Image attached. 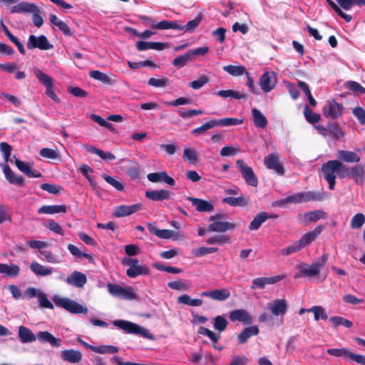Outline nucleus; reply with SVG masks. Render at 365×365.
I'll return each instance as SVG.
<instances>
[{"mask_svg": "<svg viewBox=\"0 0 365 365\" xmlns=\"http://www.w3.org/2000/svg\"><path fill=\"white\" fill-rule=\"evenodd\" d=\"M347 170V167L338 160H329L322 167L323 178L329 183V187L331 190H334L336 176L341 178H346Z\"/></svg>", "mask_w": 365, "mask_h": 365, "instance_id": "f257e3e1", "label": "nucleus"}, {"mask_svg": "<svg viewBox=\"0 0 365 365\" xmlns=\"http://www.w3.org/2000/svg\"><path fill=\"white\" fill-rule=\"evenodd\" d=\"M113 324L128 334L140 335L144 338L153 339V336L150 331L135 323L125 320H114Z\"/></svg>", "mask_w": 365, "mask_h": 365, "instance_id": "f03ea898", "label": "nucleus"}, {"mask_svg": "<svg viewBox=\"0 0 365 365\" xmlns=\"http://www.w3.org/2000/svg\"><path fill=\"white\" fill-rule=\"evenodd\" d=\"M54 303L72 314H86L88 311L87 307L67 297H55L53 299Z\"/></svg>", "mask_w": 365, "mask_h": 365, "instance_id": "7ed1b4c3", "label": "nucleus"}, {"mask_svg": "<svg viewBox=\"0 0 365 365\" xmlns=\"http://www.w3.org/2000/svg\"><path fill=\"white\" fill-rule=\"evenodd\" d=\"M108 291L110 295L123 299L132 300L136 298L132 287H123L117 284L108 283Z\"/></svg>", "mask_w": 365, "mask_h": 365, "instance_id": "20e7f679", "label": "nucleus"}, {"mask_svg": "<svg viewBox=\"0 0 365 365\" xmlns=\"http://www.w3.org/2000/svg\"><path fill=\"white\" fill-rule=\"evenodd\" d=\"M328 259V254H324L319 261H316L313 262L312 264H308L305 262L301 263V267H302V272L305 275V277H314L319 274L321 269L324 267L327 264Z\"/></svg>", "mask_w": 365, "mask_h": 365, "instance_id": "39448f33", "label": "nucleus"}, {"mask_svg": "<svg viewBox=\"0 0 365 365\" xmlns=\"http://www.w3.org/2000/svg\"><path fill=\"white\" fill-rule=\"evenodd\" d=\"M322 199L320 193L314 192L312 191L299 192L294 195H289L286 198V202L290 203H302L309 201H319Z\"/></svg>", "mask_w": 365, "mask_h": 365, "instance_id": "423d86ee", "label": "nucleus"}, {"mask_svg": "<svg viewBox=\"0 0 365 365\" xmlns=\"http://www.w3.org/2000/svg\"><path fill=\"white\" fill-rule=\"evenodd\" d=\"M225 217V216L224 215L211 216L210 217L211 223L209 225L208 230L210 232H223L235 229V225L233 223L220 221L221 219H224Z\"/></svg>", "mask_w": 365, "mask_h": 365, "instance_id": "0eeeda50", "label": "nucleus"}, {"mask_svg": "<svg viewBox=\"0 0 365 365\" xmlns=\"http://www.w3.org/2000/svg\"><path fill=\"white\" fill-rule=\"evenodd\" d=\"M343 112V106L334 100H328L322 108L323 115L327 118L337 119L341 116Z\"/></svg>", "mask_w": 365, "mask_h": 365, "instance_id": "6e6552de", "label": "nucleus"}, {"mask_svg": "<svg viewBox=\"0 0 365 365\" xmlns=\"http://www.w3.org/2000/svg\"><path fill=\"white\" fill-rule=\"evenodd\" d=\"M236 165L247 184L253 187H257L258 185V180L254 173L252 168L246 165L242 160H237L236 161Z\"/></svg>", "mask_w": 365, "mask_h": 365, "instance_id": "1a4fd4ad", "label": "nucleus"}, {"mask_svg": "<svg viewBox=\"0 0 365 365\" xmlns=\"http://www.w3.org/2000/svg\"><path fill=\"white\" fill-rule=\"evenodd\" d=\"M27 47L29 49L49 50L53 48V45L44 35L38 36L30 35L27 41Z\"/></svg>", "mask_w": 365, "mask_h": 365, "instance_id": "9d476101", "label": "nucleus"}, {"mask_svg": "<svg viewBox=\"0 0 365 365\" xmlns=\"http://www.w3.org/2000/svg\"><path fill=\"white\" fill-rule=\"evenodd\" d=\"M286 274H279L272 277H257L252 280L251 289H264L267 284H276L286 278Z\"/></svg>", "mask_w": 365, "mask_h": 365, "instance_id": "9b49d317", "label": "nucleus"}, {"mask_svg": "<svg viewBox=\"0 0 365 365\" xmlns=\"http://www.w3.org/2000/svg\"><path fill=\"white\" fill-rule=\"evenodd\" d=\"M267 308L272 315L282 317L287 312L288 304L284 299H276L267 304Z\"/></svg>", "mask_w": 365, "mask_h": 365, "instance_id": "f8f14e48", "label": "nucleus"}, {"mask_svg": "<svg viewBox=\"0 0 365 365\" xmlns=\"http://www.w3.org/2000/svg\"><path fill=\"white\" fill-rule=\"evenodd\" d=\"M277 82V76L274 72L265 71L259 78V86L261 89L268 93L275 87Z\"/></svg>", "mask_w": 365, "mask_h": 365, "instance_id": "ddd939ff", "label": "nucleus"}, {"mask_svg": "<svg viewBox=\"0 0 365 365\" xmlns=\"http://www.w3.org/2000/svg\"><path fill=\"white\" fill-rule=\"evenodd\" d=\"M264 164L267 169L274 170L279 175H282L284 173V169L279 163V155L276 153H271L265 157Z\"/></svg>", "mask_w": 365, "mask_h": 365, "instance_id": "4468645a", "label": "nucleus"}, {"mask_svg": "<svg viewBox=\"0 0 365 365\" xmlns=\"http://www.w3.org/2000/svg\"><path fill=\"white\" fill-rule=\"evenodd\" d=\"M142 210V205L139 203L131 205H119L115 207L113 215L115 217H123L130 215Z\"/></svg>", "mask_w": 365, "mask_h": 365, "instance_id": "2eb2a0df", "label": "nucleus"}, {"mask_svg": "<svg viewBox=\"0 0 365 365\" xmlns=\"http://www.w3.org/2000/svg\"><path fill=\"white\" fill-rule=\"evenodd\" d=\"M64 281L71 286L82 288L87 282V277L81 272L73 271Z\"/></svg>", "mask_w": 365, "mask_h": 365, "instance_id": "dca6fc26", "label": "nucleus"}, {"mask_svg": "<svg viewBox=\"0 0 365 365\" xmlns=\"http://www.w3.org/2000/svg\"><path fill=\"white\" fill-rule=\"evenodd\" d=\"M61 358L71 364H78L81 361L83 356L80 351L76 349H65L60 353Z\"/></svg>", "mask_w": 365, "mask_h": 365, "instance_id": "f3484780", "label": "nucleus"}, {"mask_svg": "<svg viewBox=\"0 0 365 365\" xmlns=\"http://www.w3.org/2000/svg\"><path fill=\"white\" fill-rule=\"evenodd\" d=\"M200 295L202 297H208L214 300L225 301L230 297V292L227 289H217L202 292Z\"/></svg>", "mask_w": 365, "mask_h": 365, "instance_id": "a211bd4d", "label": "nucleus"}, {"mask_svg": "<svg viewBox=\"0 0 365 365\" xmlns=\"http://www.w3.org/2000/svg\"><path fill=\"white\" fill-rule=\"evenodd\" d=\"M6 179L11 183L19 186L24 185V178L20 175H16L9 166L5 163L1 165Z\"/></svg>", "mask_w": 365, "mask_h": 365, "instance_id": "6ab92c4d", "label": "nucleus"}, {"mask_svg": "<svg viewBox=\"0 0 365 365\" xmlns=\"http://www.w3.org/2000/svg\"><path fill=\"white\" fill-rule=\"evenodd\" d=\"M147 178L148 180L152 182H164L171 186L175 184L174 179L169 176L165 171L149 173Z\"/></svg>", "mask_w": 365, "mask_h": 365, "instance_id": "aec40b11", "label": "nucleus"}, {"mask_svg": "<svg viewBox=\"0 0 365 365\" xmlns=\"http://www.w3.org/2000/svg\"><path fill=\"white\" fill-rule=\"evenodd\" d=\"M36 339L42 343H48L53 347H60L61 346V339L55 337L48 331H38L36 334Z\"/></svg>", "mask_w": 365, "mask_h": 365, "instance_id": "412c9836", "label": "nucleus"}, {"mask_svg": "<svg viewBox=\"0 0 365 365\" xmlns=\"http://www.w3.org/2000/svg\"><path fill=\"white\" fill-rule=\"evenodd\" d=\"M187 200L192 203L197 211L200 212H211L214 209L213 205L210 202L205 200L193 197H188Z\"/></svg>", "mask_w": 365, "mask_h": 365, "instance_id": "4be33fe9", "label": "nucleus"}, {"mask_svg": "<svg viewBox=\"0 0 365 365\" xmlns=\"http://www.w3.org/2000/svg\"><path fill=\"white\" fill-rule=\"evenodd\" d=\"M230 319L232 322H240L245 324H252V317L245 309H235L230 313Z\"/></svg>", "mask_w": 365, "mask_h": 365, "instance_id": "5701e85b", "label": "nucleus"}, {"mask_svg": "<svg viewBox=\"0 0 365 365\" xmlns=\"http://www.w3.org/2000/svg\"><path fill=\"white\" fill-rule=\"evenodd\" d=\"M15 164L18 169L26 175L29 178H41V173L31 169L32 165L31 163H24L18 158H15Z\"/></svg>", "mask_w": 365, "mask_h": 365, "instance_id": "b1692460", "label": "nucleus"}, {"mask_svg": "<svg viewBox=\"0 0 365 365\" xmlns=\"http://www.w3.org/2000/svg\"><path fill=\"white\" fill-rule=\"evenodd\" d=\"M34 11H38V6L34 4L26 1L21 2L11 9V13L33 14Z\"/></svg>", "mask_w": 365, "mask_h": 365, "instance_id": "393cba45", "label": "nucleus"}, {"mask_svg": "<svg viewBox=\"0 0 365 365\" xmlns=\"http://www.w3.org/2000/svg\"><path fill=\"white\" fill-rule=\"evenodd\" d=\"M136 47L138 51H145L148 49L162 51L168 48V44L161 42H148L140 41L137 42Z\"/></svg>", "mask_w": 365, "mask_h": 365, "instance_id": "a878e982", "label": "nucleus"}, {"mask_svg": "<svg viewBox=\"0 0 365 365\" xmlns=\"http://www.w3.org/2000/svg\"><path fill=\"white\" fill-rule=\"evenodd\" d=\"M18 336L22 343H31L36 340L35 335L31 329L24 326H20L18 329Z\"/></svg>", "mask_w": 365, "mask_h": 365, "instance_id": "bb28decb", "label": "nucleus"}, {"mask_svg": "<svg viewBox=\"0 0 365 365\" xmlns=\"http://www.w3.org/2000/svg\"><path fill=\"white\" fill-rule=\"evenodd\" d=\"M322 228L318 227L315 228L313 231L309 232L302 236V237L297 241L299 246L302 249L307 245H309L321 233Z\"/></svg>", "mask_w": 365, "mask_h": 365, "instance_id": "cd10ccee", "label": "nucleus"}, {"mask_svg": "<svg viewBox=\"0 0 365 365\" xmlns=\"http://www.w3.org/2000/svg\"><path fill=\"white\" fill-rule=\"evenodd\" d=\"M336 156L340 160L346 163H359L361 160L360 156L356 153L345 150H338Z\"/></svg>", "mask_w": 365, "mask_h": 365, "instance_id": "c85d7f7f", "label": "nucleus"}, {"mask_svg": "<svg viewBox=\"0 0 365 365\" xmlns=\"http://www.w3.org/2000/svg\"><path fill=\"white\" fill-rule=\"evenodd\" d=\"M324 217V212L319 210L305 213L303 216H302L301 221L304 225H308L312 222H316L319 219H322Z\"/></svg>", "mask_w": 365, "mask_h": 365, "instance_id": "c756f323", "label": "nucleus"}, {"mask_svg": "<svg viewBox=\"0 0 365 365\" xmlns=\"http://www.w3.org/2000/svg\"><path fill=\"white\" fill-rule=\"evenodd\" d=\"M30 269L38 277H45L53 273V268L45 267L37 262H32L30 264Z\"/></svg>", "mask_w": 365, "mask_h": 365, "instance_id": "7c9ffc66", "label": "nucleus"}, {"mask_svg": "<svg viewBox=\"0 0 365 365\" xmlns=\"http://www.w3.org/2000/svg\"><path fill=\"white\" fill-rule=\"evenodd\" d=\"M346 177L354 180L356 183H363L365 180V170L361 165H356L346 172Z\"/></svg>", "mask_w": 365, "mask_h": 365, "instance_id": "2f4dec72", "label": "nucleus"}, {"mask_svg": "<svg viewBox=\"0 0 365 365\" xmlns=\"http://www.w3.org/2000/svg\"><path fill=\"white\" fill-rule=\"evenodd\" d=\"M20 272V267L15 264H2L0 263V274L6 277H16Z\"/></svg>", "mask_w": 365, "mask_h": 365, "instance_id": "473e14b6", "label": "nucleus"}, {"mask_svg": "<svg viewBox=\"0 0 365 365\" xmlns=\"http://www.w3.org/2000/svg\"><path fill=\"white\" fill-rule=\"evenodd\" d=\"M67 208L63 205H43L38 210L39 214L53 215L56 213H66Z\"/></svg>", "mask_w": 365, "mask_h": 365, "instance_id": "72a5a7b5", "label": "nucleus"}, {"mask_svg": "<svg viewBox=\"0 0 365 365\" xmlns=\"http://www.w3.org/2000/svg\"><path fill=\"white\" fill-rule=\"evenodd\" d=\"M145 196L154 201H162L170 197V192L168 190L146 191Z\"/></svg>", "mask_w": 365, "mask_h": 365, "instance_id": "f704fd0d", "label": "nucleus"}, {"mask_svg": "<svg viewBox=\"0 0 365 365\" xmlns=\"http://www.w3.org/2000/svg\"><path fill=\"white\" fill-rule=\"evenodd\" d=\"M150 273L149 267L145 264H137L126 270V274L130 278H135L139 275H148Z\"/></svg>", "mask_w": 365, "mask_h": 365, "instance_id": "c9c22d12", "label": "nucleus"}, {"mask_svg": "<svg viewBox=\"0 0 365 365\" xmlns=\"http://www.w3.org/2000/svg\"><path fill=\"white\" fill-rule=\"evenodd\" d=\"M252 115L255 125L257 128H265L267 125V118L257 108L252 109Z\"/></svg>", "mask_w": 365, "mask_h": 365, "instance_id": "e433bc0d", "label": "nucleus"}, {"mask_svg": "<svg viewBox=\"0 0 365 365\" xmlns=\"http://www.w3.org/2000/svg\"><path fill=\"white\" fill-rule=\"evenodd\" d=\"M34 73L38 81L43 85L46 88L48 87H53V79L46 73H43L38 68H34Z\"/></svg>", "mask_w": 365, "mask_h": 365, "instance_id": "4c0bfd02", "label": "nucleus"}, {"mask_svg": "<svg viewBox=\"0 0 365 365\" xmlns=\"http://www.w3.org/2000/svg\"><path fill=\"white\" fill-rule=\"evenodd\" d=\"M258 334L259 329L257 326L247 327L238 335V341L240 344H244L252 336H256Z\"/></svg>", "mask_w": 365, "mask_h": 365, "instance_id": "58836bf2", "label": "nucleus"}, {"mask_svg": "<svg viewBox=\"0 0 365 365\" xmlns=\"http://www.w3.org/2000/svg\"><path fill=\"white\" fill-rule=\"evenodd\" d=\"M327 351L329 355L336 357L342 356L344 359H351L353 361L354 360V356H356V354L349 351V350L346 348L329 349Z\"/></svg>", "mask_w": 365, "mask_h": 365, "instance_id": "ea45409f", "label": "nucleus"}, {"mask_svg": "<svg viewBox=\"0 0 365 365\" xmlns=\"http://www.w3.org/2000/svg\"><path fill=\"white\" fill-rule=\"evenodd\" d=\"M89 76L92 78L99 81L105 84L111 85L115 82V80L112 79L109 76L99 71H91L89 72Z\"/></svg>", "mask_w": 365, "mask_h": 365, "instance_id": "a19ab883", "label": "nucleus"}, {"mask_svg": "<svg viewBox=\"0 0 365 365\" xmlns=\"http://www.w3.org/2000/svg\"><path fill=\"white\" fill-rule=\"evenodd\" d=\"M178 303L186 304L190 307H200L202 304V300L200 299H192L188 294H184L178 297Z\"/></svg>", "mask_w": 365, "mask_h": 365, "instance_id": "79ce46f5", "label": "nucleus"}, {"mask_svg": "<svg viewBox=\"0 0 365 365\" xmlns=\"http://www.w3.org/2000/svg\"><path fill=\"white\" fill-rule=\"evenodd\" d=\"M223 70L233 76H242L248 72L243 66L227 65L223 67Z\"/></svg>", "mask_w": 365, "mask_h": 365, "instance_id": "37998d69", "label": "nucleus"}, {"mask_svg": "<svg viewBox=\"0 0 365 365\" xmlns=\"http://www.w3.org/2000/svg\"><path fill=\"white\" fill-rule=\"evenodd\" d=\"M269 218V215L265 212H262L257 214L251 222L250 229L251 230H258L261 225Z\"/></svg>", "mask_w": 365, "mask_h": 365, "instance_id": "c03bdc74", "label": "nucleus"}, {"mask_svg": "<svg viewBox=\"0 0 365 365\" xmlns=\"http://www.w3.org/2000/svg\"><path fill=\"white\" fill-rule=\"evenodd\" d=\"M223 202L227 203L231 206H240L243 207L248 204V200L243 195L238 197H227L222 200Z\"/></svg>", "mask_w": 365, "mask_h": 365, "instance_id": "a18cd8bd", "label": "nucleus"}, {"mask_svg": "<svg viewBox=\"0 0 365 365\" xmlns=\"http://www.w3.org/2000/svg\"><path fill=\"white\" fill-rule=\"evenodd\" d=\"M217 127V123L215 119H212L207 123H204L201 126L193 129L191 133L193 135H202L205 134L208 130Z\"/></svg>", "mask_w": 365, "mask_h": 365, "instance_id": "49530a36", "label": "nucleus"}, {"mask_svg": "<svg viewBox=\"0 0 365 365\" xmlns=\"http://www.w3.org/2000/svg\"><path fill=\"white\" fill-rule=\"evenodd\" d=\"M91 350L98 354H115L118 351V347L112 345L93 346Z\"/></svg>", "mask_w": 365, "mask_h": 365, "instance_id": "de8ad7c7", "label": "nucleus"}, {"mask_svg": "<svg viewBox=\"0 0 365 365\" xmlns=\"http://www.w3.org/2000/svg\"><path fill=\"white\" fill-rule=\"evenodd\" d=\"M215 122L217 123V127H227L231 125H241L243 123V120L235 118H225L219 120L215 119Z\"/></svg>", "mask_w": 365, "mask_h": 365, "instance_id": "09e8293b", "label": "nucleus"}, {"mask_svg": "<svg viewBox=\"0 0 365 365\" xmlns=\"http://www.w3.org/2000/svg\"><path fill=\"white\" fill-rule=\"evenodd\" d=\"M216 94L222 98H232L235 99H242L245 98V95L233 90H221Z\"/></svg>", "mask_w": 365, "mask_h": 365, "instance_id": "8fccbe9b", "label": "nucleus"}, {"mask_svg": "<svg viewBox=\"0 0 365 365\" xmlns=\"http://www.w3.org/2000/svg\"><path fill=\"white\" fill-rule=\"evenodd\" d=\"M182 158L190 164H195L198 160L196 150L188 148L184 149Z\"/></svg>", "mask_w": 365, "mask_h": 365, "instance_id": "3c124183", "label": "nucleus"}, {"mask_svg": "<svg viewBox=\"0 0 365 365\" xmlns=\"http://www.w3.org/2000/svg\"><path fill=\"white\" fill-rule=\"evenodd\" d=\"M127 173L132 179H137L140 175V166L138 164L133 160L128 162V165L126 168Z\"/></svg>", "mask_w": 365, "mask_h": 365, "instance_id": "603ef678", "label": "nucleus"}, {"mask_svg": "<svg viewBox=\"0 0 365 365\" xmlns=\"http://www.w3.org/2000/svg\"><path fill=\"white\" fill-rule=\"evenodd\" d=\"M308 312H312L314 316V320L318 321L320 319H327V314H326L325 309L322 306H313L309 310Z\"/></svg>", "mask_w": 365, "mask_h": 365, "instance_id": "864d4df0", "label": "nucleus"}, {"mask_svg": "<svg viewBox=\"0 0 365 365\" xmlns=\"http://www.w3.org/2000/svg\"><path fill=\"white\" fill-rule=\"evenodd\" d=\"M304 115L306 120L310 123H315L320 120V115L313 112L308 106H305Z\"/></svg>", "mask_w": 365, "mask_h": 365, "instance_id": "5fc2aeb1", "label": "nucleus"}, {"mask_svg": "<svg viewBox=\"0 0 365 365\" xmlns=\"http://www.w3.org/2000/svg\"><path fill=\"white\" fill-rule=\"evenodd\" d=\"M329 321L332 323L333 326L336 327L338 326H344L347 328L352 327L353 324L351 321L342 317H331Z\"/></svg>", "mask_w": 365, "mask_h": 365, "instance_id": "6e6d98bb", "label": "nucleus"}, {"mask_svg": "<svg viewBox=\"0 0 365 365\" xmlns=\"http://www.w3.org/2000/svg\"><path fill=\"white\" fill-rule=\"evenodd\" d=\"M192 61L188 51L182 55H180L173 61V65L178 67H183L188 61Z\"/></svg>", "mask_w": 365, "mask_h": 365, "instance_id": "4d7b16f0", "label": "nucleus"}, {"mask_svg": "<svg viewBox=\"0 0 365 365\" xmlns=\"http://www.w3.org/2000/svg\"><path fill=\"white\" fill-rule=\"evenodd\" d=\"M38 302L39 303L40 306L43 308L53 309V304L49 301L48 299L47 294L43 292V291H40L38 297H37Z\"/></svg>", "mask_w": 365, "mask_h": 365, "instance_id": "13d9d810", "label": "nucleus"}, {"mask_svg": "<svg viewBox=\"0 0 365 365\" xmlns=\"http://www.w3.org/2000/svg\"><path fill=\"white\" fill-rule=\"evenodd\" d=\"M301 250V247L299 246L297 241H296L292 245L280 250L279 255L282 256H288L294 253H296Z\"/></svg>", "mask_w": 365, "mask_h": 365, "instance_id": "bf43d9fd", "label": "nucleus"}, {"mask_svg": "<svg viewBox=\"0 0 365 365\" xmlns=\"http://www.w3.org/2000/svg\"><path fill=\"white\" fill-rule=\"evenodd\" d=\"M68 250L71 254L77 258L85 257L86 259H91L92 256L90 254L82 252L81 250L76 246L72 244L68 245Z\"/></svg>", "mask_w": 365, "mask_h": 365, "instance_id": "052dcab7", "label": "nucleus"}, {"mask_svg": "<svg viewBox=\"0 0 365 365\" xmlns=\"http://www.w3.org/2000/svg\"><path fill=\"white\" fill-rule=\"evenodd\" d=\"M90 118L91 120H93L94 122L99 124L100 125L108 128L110 131H111L113 133L115 132V129H114L113 125L111 123L107 122L106 120H104L100 115H96V114H91L90 115Z\"/></svg>", "mask_w": 365, "mask_h": 365, "instance_id": "680f3d73", "label": "nucleus"}, {"mask_svg": "<svg viewBox=\"0 0 365 365\" xmlns=\"http://www.w3.org/2000/svg\"><path fill=\"white\" fill-rule=\"evenodd\" d=\"M209 82V78L205 75L200 76L197 80L189 83V86L195 90H198Z\"/></svg>", "mask_w": 365, "mask_h": 365, "instance_id": "e2e57ef3", "label": "nucleus"}, {"mask_svg": "<svg viewBox=\"0 0 365 365\" xmlns=\"http://www.w3.org/2000/svg\"><path fill=\"white\" fill-rule=\"evenodd\" d=\"M217 251L216 247H200L192 250V254L195 257H202L207 254L215 253Z\"/></svg>", "mask_w": 365, "mask_h": 365, "instance_id": "0e129e2a", "label": "nucleus"}, {"mask_svg": "<svg viewBox=\"0 0 365 365\" xmlns=\"http://www.w3.org/2000/svg\"><path fill=\"white\" fill-rule=\"evenodd\" d=\"M365 223V216L362 213L356 214L351 220V227L353 229H359Z\"/></svg>", "mask_w": 365, "mask_h": 365, "instance_id": "69168bd1", "label": "nucleus"}, {"mask_svg": "<svg viewBox=\"0 0 365 365\" xmlns=\"http://www.w3.org/2000/svg\"><path fill=\"white\" fill-rule=\"evenodd\" d=\"M241 150L239 147L227 145L223 147L220 150V155L222 157H230L240 153Z\"/></svg>", "mask_w": 365, "mask_h": 365, "instance_id": "338daca9", "label": "nucleus"}, {"mask_svg": "<svg viewBox=\"0 0 365 365\" xmlns=\"http://www.w3.org/2000/svg\"><path fill=\"white\" fill-rule=\"evenodd\" d=\"M206 242L209 245H215V244L224 245V244L230 243V238L229 236H227V235L215 236V237L208 238L206 240Z\"/></svg>", "mask_w": 365, "mask_h": 365, "instance_id": "774afa93", "label": "nucleus"}]
</instances>
